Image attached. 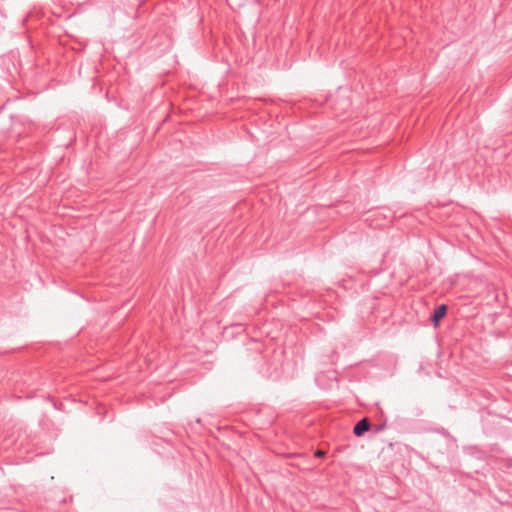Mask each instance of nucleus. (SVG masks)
Returning <instances> with one entry per match:
<instances>
[{
	"mask_svg": "<svg viewBox=\"0 0 512 512\" xmlns=\"http://www.w3.org/2000/svg\"><path fill=\"white\" fill-rule=\"evenodd\" d=\"M370 429V423H369V420L367 418H363L361 419L355 426H354V429H353V433L357 436V437H360L362 436L366 431H368Z\"/></svg>",
	"mask_w": 512,
	"mask_h": 512,
	"instance_id": "f257e3e1",
	"label": "nucleus"
},
{
	"mask_svg": "<svg viewBox=\"0 0 512 512\" xmlns=\"http://www.w3.org/2000/svg\"><path fill=\"white\" fill-rule=\"evenodd\" d=\"M324 455H325V452H323L321 450H318L315 453V456L318 457V458H322V457H324Z\"/></svg>",
	"mask_w": 512,
	"mask_h": 512,
	"instance_id": "7ed1b4c3",
	"label": "nucleus"
},
{
	"mask_svg": "<svg viewBox=\"0 0 512 512\" xmlns=\"http://www.w3.org/2000/svg\"><path fill=\"white\" fill-rule=\"evenodd\" d=\"M447 313V306L442 304L438 306L430 317V320L436 325Z\"/></svg>",
	"mask_w": 512,
	"mask_h": 512,
	"instance_id": "f03ea898",
	"label": "nucleus"
}]
</instances>
